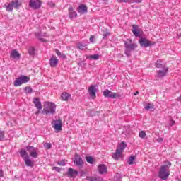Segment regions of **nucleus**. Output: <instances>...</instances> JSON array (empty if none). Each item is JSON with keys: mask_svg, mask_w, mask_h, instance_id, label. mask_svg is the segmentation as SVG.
<instances>
[{"mask_svg": "<svg viewBox=\"0 0 181 181\" xmlns=\"http://www.w3.org/2000/svg\"><path fill=\"white\" fill-rule=\"evenodd\" d=\"M164 163L165 165H161L158 172V177L161 180H166V179L169 177V175H170V170L169 168L172 166V163L165 161Z\"/></svg>", "mask_w": 181, "mask_h": 181, "instance_id": "nucleus-1", "label": "nucleus"}, {"mask_svg": "<svg viewBox=\"0 0 181 181\" xmlns=\"http://www.w3.org/2000/svg\"><path fill=\"white\" fill-rule=\"evenodd\" d=\"M124 54H126L127 57H129V56H131V52H134V50L138 47V45L132 43V40L127 39L124 41Z\"/></svg>", "mask_w": 181, "mask_h": 181, "instance_id": "nucleus-2", "label": "nucleus"}, {"mask_svg": "<svg viewBox=\"0 0 181 181\" xmlns=\"http://www.w3.org/2000/svg\"><path fill=\"white\" fill-rule=\"evenodd\" d=\"M55 112L56 105L54 103H47L42 110V114H45L46 115H53Z\"/></svg>", "mask_w": 181, "mask_h": 181, "instance_id": "nucleus-3", "label": "nucleus"}, {"mask_svg": "<svg viewBox=\"0 0 181 181\" xmlns=\"http://www.w3.org/2000/svg\"><path fill=\"white\" fill-rule=\"evenodd\" d=\"M30 80V78L21 75L20 77L16 78L14 82V87H20V86H22V84H26Z\"/></svg>", "mask_w": 181, "mask_h": 181, "instance_id": "nucleus-4", "label": "nucleus"}, {"mask_svg": "<svg viewBox=\"0 0 181 181\" xmlns=\"http://www.w3.org/2000/svg\"><path fill=\"white\" fill-rule=\"evenodd\" d=\"M29 6L32 9L37 10L42 8V1L40 0H30Z\"/></svg>", "mask_w": 181, "mask_h": 181, "instance_id": "nucleus-5", "label": "nucleus"}, {"mask_svg": "<svg viewBox=\"0 0 181 181\" xmlns=\"http://www.w3.org/2000/svg\"><path fill=\"white\" fill-rule=\"evenodd\" d=\"M132 32L135 37H142L144 31L139 28V25H133Z\"/></svg>", "mask_w": 181, "mask_h": 181, "instance_id": "nucleus-6", "label": "nucleus"}, {"mask_svg": "<svg viewBox=\"0 0 181 181\" xmlns=\"http://www.w3.org/2000/svg\"><path fill=\"white\" fill-rule=\"evenodd\" d=\"M26 151L29 152L30 156H31V158H33L34 159H36V158H37V148H35L33 146H28L26 147Z\"/></svg>", "mask_w": 181, "mask_h": 181, "instance_id": "nucleus-7", "label": "nucleus"}, {"mask_svg": "<svg viewBox=\"0 0 181 181\" xmlns=\"http://www.w3.org/2000/svg\"><path fill=\"white\" fill-rule=\"evenodd\" d=\"M103 95L106 98H117V97H119L118 93H114L108 89H106L103 91Z\"/></svg>", "mask_w": 181, "mask_h": 181, "instance_id": "nucleus-8", "label": "nucleus"}, {"mask_svg": "<svg viewBox=\"0 0 181 181\" xmlns=\"http://www.w3.org/2000/svg\"><path fill=\"white\" fill-rule=\"evenodd\" d=\"M168 73H169V68L164 67L163 70H158L157 71V78H163L165 76L168 75Z\"/></svg>", "mask_w": 181, "mask_h": 181, "instance_id": "nucleus-9", "label": "nucleus"}, {"mask_svg": "<svg viewBox=\"0 0 181 181\" xmlns=\"http://www.w3.org/2000/svg\"><path fill=\"white\" fill-rule=\"evenodd\" d=\"M139 43H140V46L141 47H149V46H152V42L146 38L141 37L139 40Z\"/></svg>", "mask_w": 181, "mask_h": 181, "instance_id": "nucleus-10", "label": "nucleus"}, {"mask_svg": "<svg viewBox=\"0 0 181 181\" xmlns=\"http://www.w3.org/2000/svg\"><path fill=\"white\" fill-rule=\"evenodd\" d=\"M75 165L78 166L79 168H83L84 166V161H83V158L79 155H76L74 160Z\"/></svg>", "mask_w": 181, "mask_h": 181, "instance_id": "nucleus-11", "label": "nucleus"}, {"mask_svg": "<svg viewBox=\"0 0 181 181\" xmlns=\"http://www.w3.org/2000/svg\"><path fill=\"white\" fill-rule=\"evenodd\" d=\"M77 11L78 13H80V15H84V13H87L88 11V8L86 4H79Z\"/></svg>", "mask_w": 181, "mask_h": 181, "instance_id": "nucleus-12", "label": "nucleus"}, {"mask_svg": "<svg viewBox=\"0 0 181 181\" xmlns=\"http://www.w3.org/2000/svg\"><path fill=\"white\" fill-rule=\"evenodd\" d=\"M88 92L91 98H95L97 93V87L94 86V85H90L88 88Z\"/></svg>", "mask_w": 181, "mask_h": 181, "instance_id": "nucleus-13", "label": "nucleus"}, {"mask_svg": "<svg viewBox=\"0 0 181 181\" xmlns=\"http://www.w3.org/2000/svg\"><path fill=\"white\" fill-rule=\"evenodd\" d=\"M59 64V59L56 56L53 55L49 59V65L51 67H56Z\"/></svg>", "mask_w": 181, "mask_h": 181, "instance_id": "nucleus-14", "label": "nucleus"}, {"mask_svg": "<svg viewBox=\"0 0 181 181\" xmlns=\"http://www.w3.org/2000/svg\"><path fill=\"white\" fill-rule=\"evenodd\" d=\"M63 124V122H62V120H55L54 122V129H55V131H62V124Z\"/></svg>", "mask_w": 181, "mask_h": 181, "instance_id": "nucleus-15", "label": "nucleus"}, {"mask_svg": "<svg viewBox=\"0 0 181 181\" xmlns=\"http://www.w3.org/2000/svg\"><path fill=\"white\" fill-rule=\"evenodd\" d=\"M98 170L100 175H104V173H107V165L105 164H100L98 166Z\"/></svg>", "mask_w": 181, "mask_h": 181, "instance_id": "nucleus-16", "label": "nucleus"}, {"mask_svg": "<svg viewBox=\"0 0 181 181\" xmlns=\"http://www.w3.org/2000/svg\"><path fill=\"white\" fill-rule=\"evenodd\" d=\"M69 12V16L70 19H74L77 16V12L74 11V8L73 7H69L68 9Z\"/></svg>", "mask_w": 181, "mask_h": 181, "instance_id": "nucleus-17", "label": "nucleus"}, {"mask_svg": "<svg viewBox=\"0 0 181 181\" xmlns=\"http://www.w3.org/2000/svg\"><path fill=\"white\" fill-rule=\"evenodd\" d=\"M33 103L38 111L42 110V102H40V100L38 98H34Z\"/></svg>", "mask_w": 181, "mask_h": 181, "instance_id": "nucleus-18", "label": "nucleus"}, {"mask_svg": "<svg viewBox=\"0 0 181 181\" xmlns=\"http://www.w3.org/2000/svg\"><path fill=\"white\" fill-rule=\"evenodd\" d=\"M78 175V171L73 169L69 168L67 172V176L68 177H74V176Z\"/></svg>", "mask_w": 181, "mask_h": 181, "instance_id": "nucleus-19", "label": "nucleus"}, {"mask_svg": "<svg viewBox=\"0 0 181 181\" xmlns=\"http://www.w3.org/2000/svg\"><path fill=\"white\" fill-rule=\"evenodd\" d=\"M125 148H127V144L125 142L122 141L121 144H119V146L117 147L116 151H118L119 152H124L125 150Z\"/></svg>", "mask_w": 181, "mask_h": 181, "instance_id": "nucleus-20", "label": "nucleus"}, {"mask_svg": "<svg viewBox=\"0 0 181 181\" xmlns=\"http://www.w3.org/2000/svg\"><path fill=\"white\" fill-rule=\"evenodd\" d=\"M11 4H13V8H15L16 9H19L21 5H22V1L18 0H14L11 1Z\"/></svg>", "mask_w": 181, "mask_h": 181, "instance_id": "nucleus-21", "label": "nucleus"}, {"mask_svg": "<svg viewBox=\"0 0 181 181\" xmlns=\"http://www.w3.org/2000/svg\"><path fill=\"white\" fill-rule=\"evenodd\" d=\"M11 57H13V59H19V57H21V54H19L16 49H13L11 51Z\"/></svg>", "mask_w": 181, "mask_h": 181, "instance_id": "nucleus-22", "label": "nucleus"}, {"mask_svg": "<svg viewBox=\"0 0 181 181\" xmlns=\"http://www.w3.org/2000/svg\"><path fill=\"white\" fill-rule=\"evenodd\" d=\"M24 162L25 163V165H27L29 168H33V163L32 162V160L28 157L27 158H25Z\"/></svg>", "mask_w": 181, "mask_h": 181, "instance_id": "nucleus-23", "label": "nucleus"}, {"mask_svg": "<svg viewBox=\"0 0 181 181\" xmlns=\"http://www.w3.org/2000/svg\"><path fill=\"white\" fill-rule=\"evenodd\" d=\"M4 6L6 7L7 12H12L13 11V4H12V1L8 4H4Z\"/></svg>", "mask_w": 181, "mask_h": 181, "instance_id": "nucleus-24", "label": "nucleus"}, {"mask_svg": "<svg viewBox=\"0 0 181 181\" xmlns=\"http://www.w3.org/2000/svg\"><path fill=\"white\" fill-rule=\"evenodd\" d=\"M121 151H118V150H116V152L112 155V158L113 159H115V160H118V159H119V158H121Z\"/></svg>", "mask_w": 181, "mask_h": 181, "instance_id": "nucleus-25", "label": "nucleus"}, {"mask_svg": "<svg viewBox=\"0 0 181 181\" xmlns=\"http://www.w3.org/2000/svg\"><path fill=\"white\" fill-rule=\"evenodd\" d=\"M20 155L23 160L29 158V156L28 155V152H26L25 150H23V149L20 151Z\"/></svg>", "mask_w": 181, "mask_h": 181, "instance_id": "nucleus-26", "label": "nucleus"}, {"mask_svg": "<svg viewBox=\"0 0 181 181\" xmlns=\"http://www.w3.org/2000/svg\"><path fill=\"white\" fill-rule=\"evenodd\" d=\"M69 97H71L70 94L67 93H63L61 95L62 100L63 101H67L69 98Z\"/></svg>", "mask_w": 181, "mask_h": 181, "instance_id": "nucleus-27", "label": "nucleus"}, {"mask_svg": "<svg viewBox=\"0 0 181 181\" xmlns=\"http://www.w3.org/2000/svg\"><path fill=\"white\" fill-rule=\"evenodd\" d=\"M55 53L57 54L58 57H60L61 59H67V56L64 54H62L59 49H55Z\"/></svg>", "mask_w": 181, "mask_h": 181, "instance_id": "nucleus-28", "label": "nucleus"}, {"mask_svg": "<svg viewBox=\"0 0 181 181\" xmlns=\"http://www.w3.org/2000/svg\"><path fill=\"white\" fill-rule=\"evenodd\" d=\"M88 59H90V60H98V59H100V54H95L93 55H90Z\"/></svg>", "mask_w": 181, "mask_h": 181, "instance_id": "nucleus-29", "label": "nucleus"}, {"mask_svg": "<svg viewBox=\"0 0 181 181\" xmlns=\"http://www.w3.org/2000/svg\"><path fill=\"white\" fill-rule=\"evenodd\" d=\"M86 160L88 162V163H90V165L94 164V158H93L91 156H86Z\"/></svg>", "mask_w": 181, "mask_h": 181, "instance_id": "nucleus-30", "label": "nucleus"}, {"mask_svg": "<svg viewBox=\"0 0 181 181\" xmlns=\"http://www.w3.org/2000/svg\"><path fill=\"white\" fill-rule=\"evenodd\" d=\"M134 162H135V156H131L128 158L127 163H129V165H134Z\"/></svg>", "mask_w": 181, "mask_h": 181, "instance_id": "nucleus-31", "label": "nucleus"}, {"mask_svg": "<svg viewBox=\"0 0 181 181\" xmlns=\"http://www.w3.org/2000/svg\"><path fill=\"white\" fill-rule=\"evenodd\" d=\"M24 90L26 94H32V93H33V89H32L30 86H26L25 88H24Z\"/></svg>", "mask_w": 181, "mask_h": 181, "instance_id": "nucleus-32", "label": "nucleus"}, {"mask_svg": "<svg viewBox=\"0 0 181 181\" xmlns=\"http://www.w3.org/2000/svg\"><path fill=\"white\" fill-rule=\"evenodd\" d=\"M145 110H146V111H153V105H152V104L151 103H148L145 107H144Z\"/></svg>", "mask_w": 181, "mask_h": 181, "instance_id": "nucleus-33", "label": "nucleus"}, {"mask_svg": "<svg viewBox=\"0 0 181 181\" xmlns=\"http://www.w3.org/2000/svg\"><path fill=\"white\" fill-rule=\"evenodd\" d=\"M35 36L37 37L38 40H40V42H46L44 38H42V33H36Z\"/></svg>", "mask_w": 181, "mask_h": 181, "instance_id": "nucleus-34", "label": "nucleus"}, {"mask_svg": "<svg viewBox=\"0 0 181 181\" xmlns=\"http://www.w3.org/2000/svg\"><path fill=\"white\" fill-rule=\"evenodd\" d=\"M35 47H30L28 49V53L29 54H30V56H35Z\"/></svg>", "mask_w": 181, "mask_h": 181, "instance_id": "nucleus-35", "label": "nucleus"}, {"mask_svg": "<svg viewBox=\"0 0 181 181\" xmlns=\"http://www.w3.org/2000/svg\"><path fill=\"white\" fill-rule=\"evenodd\" d=\"M57 165H59V166H66V165H67V160H62L60 161H58Z\"/></svg>", "mask_w": 181, "mask_h": 181, "instance_id": "nucleus-36", "label": "nucleus"}, {"mask_svg": "<svg viewBox=\"0 0 181 181\" xmlns=\"http://www.w3.org/2000/svg\"><path fill=\"white\" fill-rule=\"evenodd\" d=\"M155 66L157 69H162L163 66H162V62H160V60H158Z\"/></svg>", "mask_w": 181, "mask_h": 181, "instance_id": "nucleus-37", "label": "nucleus"}, {"mask_svg": "<svg viewBox=\"0 0 181 181\" xmlns=\"http://www.w3.org/2000/svg\"><path fill=\"white\" fill-rule=\"evenodd\" d=\"M139 138H141L142 139H144V138L146 136V133L145 132V131H141L139 134Z\"/></svg>", "mask_w": 181, "mask_h": 181, "instance_id": "nucleus-38", "label": "nucleus"}, {"mask_svg": "<svg viewBox=\"0 0 181 181\" xmlns=\"http://www.w3.org/2000/svg\"><path fill=\"white\" fill-rule=\"evenodd\" d=\"M45 149H51L52 148V144L50 143H46L44 144Z\"/></svg>", "mask_w": 181, "mask_h": 181, "instance_id": "nucleus-39", "label": "nucleus"}, {"mask_svg": "<svg viewBox=\"0 0 181 181\" xmlns=\"http://www.w3.org/2000/svg\"><path fill=\"white\" fill-rule=\"evenodd\" d=\"M86 46H87V45H84L82 43L78 44V49H80V50H84V49H86Z\"/></svg>", "mask_w": 181, "mask_h": 181, "instance_id": "nucleus-40", "label": "nucleus"}, {"mask_svg": "<svg viewBox=\"0 0 181 181\" xmlns=\"http://www.w3.org/2000/svg\"><path fill=\"white\" fill-rule=\"evenodd\" d=\"M4 138H5V134L4 131L0 130V141H4Z\"/></svg>", "mask_w": 181, "mask_h": 181, "instance_id": "nucleus-41", "label": "nucleus"}, {"mask_svg": "<svg viewBox=\"0 0 181 181\" xmlns=\"http://www.w3.org/2000/svg\"><path fill=\"white\" fill-rule=\"evenodd\" d=\"M110 35H111L110 33V32H106L105 33H104L103 35V39H105V37H108V36H110Z\"/></svg>", "mask_w": 181, "mask_h": 181, "instance_id": "nucleus-42", "label": "nucleus"}, {"mask_svg": "<svg viewBox=\"0 0 181 181\" xmlns=\"http://www.w3.org/2000/svg\"><path fill=\"white\" fill-rule=\"evenodd\" d=\"M52 170H56V172H60V170H62V168L59 167H52Z\"/></svg>", "mask_w": 181, "mask_h": 181, "instance_id": "nucleus-43", "label": "nucleus"}, {"mask_svg": "<svg viewBox=\"0 0 181 181\" xmlns=\"http://www.w3.org/2000/svg\"><path fill=\"white\" fill-rule=\"evenodd\" d=\"M117 1L119 3H121V2H124V3L131 2V0H117Z\"/></svg>", "mask_w": 181, "mask_h": 181, "instance_id": "nucleus-44", "label": "nucleus"}, {"mask_svg": "<svg viewBox=\"0 0 181 181\" xmlns=\"http://www.w3.org/2000/svg\"><path fill=\"white\" fill-rule=\"evenodd\" d=\"M89 40L91 43H94V35H91L89 38Z\"/></svg>", "mask_w": 181, "mask_h": 181, "instance_id": "nucleus-45", "label": "nucleus"}, {"mask_svg": "<svg viewBox=\"0 0 181 181\" xmlns=\"http://www.w3.org/2000/svg\"><path fill=\"white\" fill-rule=\"evenodd\" d=\"M133 2H136V4H141V2H142V0H134Z\"/></svg>", "mask_w": 181, "mask_h": 181, "instance_id": "nucleus-46", "label": "nucleus"}, {"mask_svg": "<svg viewBox=\"0 0 181 181\" xmlns=\"http://www.w3.org/2000/svg\"><path fill=\"white\" fill-rule=\"evenodd\" d=\"M157 142H163V138H158L157 139Z\"/></svg>", "mask_w": 181, "mask_h": 181, "instance_id": "nucleus-47", "label": "nucleus"}, {"mask_svg": "<svg viewBox=\"0 0 181 181\" xmlns=\"http://www.w3.org/2000/svg\"><path fill=\"white\" fill-rule=\"evenodd\" d=\"M4 177V171H2V170H0V177Z\"/></svg>", "mask_w": 181, "mask_h": 181, "instance_id": "nucleus-48", "label": "nucleus"}, {"mask_svg": "<svg viewBox=\"0 0 181 181\" xmlns=\"http://www.w3.org/2000/svg\"><path fill=\"white\" fill-rule=\"evenodd\" d=\"M95 177H90L89 178V180H90V181H95Z\"/></svg>", "mask_w": 181, "mask_h": 181, "instance_id": "nucleus-49", "label": "nucleus"}, {"mask_svg": "<svg viewBox=\"0 0 181 181\" xmlns=\"http://www.w3.org/2000/svg\"><path fill=\"white\" fill-rule=\"evenodd\" d=\"M173 125H175V121H173V122H171V124H170V126H171V127H173Z\"/></svg>", "mask_w": 181, "mask_h": 181, "instance_id": "nucleus-50", "label": "nucleus"}, {"mask_svg": "<svg viewBox=\"0 0 181 181\" xmlns=\"http://www.w3.org/2000/svg\"><path fill=\"white\" fill-rule=\"evenodd\" d=\"M139 95V92L136 91L135 93H134V95Z\"/></svg>", "mask_w": 181, "mask_h": 181, "instance_id": "nucleus-51", "label": "nucleus"}, {"mask_svg": "<svg viewBox=\"0 0 181 181\" xmlns=\"http://www.w3.org/2000/svg\"><path fill=\"white\" fill-rule=\"evenodd\" d=\"M180 37H181V33L179 35Z\"/></svg>", "mask_w": 181, "mask_h": 181, "instance_id": "nucleus-52", "label": "nucleus"}]
</instances>
